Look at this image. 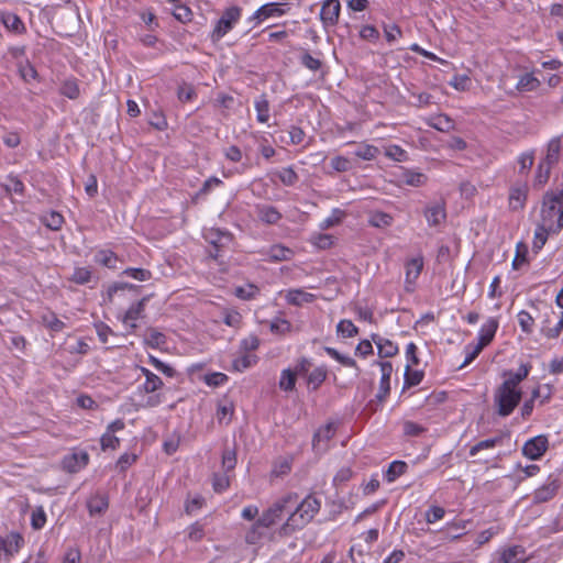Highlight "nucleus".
Listing matches in <instances>:
<instances>
[{
	"label": "nucleus",
	"instance_id": "nucleus-58",
	"mask_svg": "<svg viewBox=\"0 0 563 563\" xmlns=\"http://www.w3.org/2000/svg\"><path fill=\"white\" fill-rule=\"evenodd\" d=\"M562 330H563V311L561 312L560 319L554 327H548V325L541 327L542 334L548 339L559 338Z\"/></svg>",
	"mask_w": 563,
	"mask_h": 563
},
{
	"label": "nucleus",
	"instance_id": "nucleus-50",
	"mask_svg": "<svg viewBox=\"0 0 563 563\" xmlns=\"http://www.w3.org/2000/svg\"><path fill=\"white\" fill-rule=\"evenodd\" d=\"M385 155L394 159L396 162H405L407 161L408 154L407 152L399 145L391 144L385 147Z\"/></svg>",
	"mask_w": 563,
	"mask_h": 563
},
{
	"label": "nucleus",
	"instance_id": "nucleus-23",
	"mask_svg": "<svg viewBox=\"0 0 563 563\" xmlns=\"http://www.w3.org/2000/svg\"><path fill=\"white\" fill-rule=\"evenodd\" d=\"M423 268V258L422 256H417L415 258H411L406 263V284L415 285L416 280L420 276ZM409 290V287H407Z\"/></svg>",
	"mask_w": 563,
	"mask_h": 563
},
{
	"label": "nucleus",
	"instance_id": "nucleus-54",
	"mask_svg": "<svg viewBox=\"0 0 563 563\" xmlns=\"http://www.w3.org/2000/svg\"><path fill=\"white\" fill-rule=\"evenodd\" d=\"M46 523V514L42 506L36 507L31 515V526L35 530L42 529Z\"/></svg>",
	"mask_w": 563,
	"mask_h": 563
},
{
	"label": "nucleus",
	"instance_id": "nucleus-40",
	"mask_svg": "<svg viewBox=\"0 0 563 563\" xmlns=\"http://www.w3.org/2000/svg\"><path fill=\"white\" fill-rule=\"evenodd\" d=\"M297 376L291 372V368H285L280 373L278 386L284 391H292L296 386Z\"/></svg>",
	"mask_w": 563,
	"mask_h": 563
},
{
	"label": "nucleus",
	"instance_id": "nucleus-47",
	"mask_svg": "<svg viewBox=\"0 0 563 563\" xmlns=\"http://www.w3.org/2000/svg\"><path fill=\"white\" fill-rule=\"evenodd\" d=\"M407 470V464L402 461H394L389 464L386 472V481L388 483L394 482L397 477L402 475Z\"/></svg>",
	"mask_w": 563,
	"mask_h": 563
},
{
	"label": "nucleus",
	"instance_id": "nucleus-64",
	"mask_svg": "<svg viewBox=\"0 0 563 563\" xmlns=\"http://www.w3.org/2000/svg\"><path fill=\"white\" fill-rule=\"evenodd\" d=\"M360 37L364 41L375 43L379 38V32L374 25H363L360 29Z\"/></svg>",
	"mask_w": 563,
	"mask_h": 563
},
{
	"label": "nucleus",
	"instance_id": "nucleus-42",
	"mask_svg": "<svg viewBox=\"0 0 563 563\" xmlns=\"http://www.w3.org/2000/svg\"><path fill=\"white\" fill-rule=\"evenodd\" d=\"M42 223L53 231H57L64 223V218L56 211H51L41 218Z\"/></svg>",
	"mask_w": 563,
	"mask_h": 563
},
{
	"label": "nucleus",
	"instance_id": "nucleus-61",
	"mask_svg": "<svg viewBox=\"0 0 563 563\" xmlns=\"http://www.w3.org/2000/svg\"><path fill=\"white\" fill-rule=\"evenodd\" d=\"M3 187H4L5 191L9 194L14 192V194L22 195L24 191L23 183L19 179V177H16L14 175L8 176V181H7V184L3 185Z\"/></svg>",
	"mask_w": 563,
	"mask_h": 563
},
{
	"label": "nucleus",
	"instance_id": "nucleus-11",
	"mask_svg": "<svg viewBox=\"0 0 563 563\" xmlns=\"http://www.w3.org/2000/svg\"><path fill=\"white\" fill-rule=\"evenodd\" d=\"M265 261L277 263L290 261L294 256V251L283 244H274L258 252Z\"/></svg>",
	"mask_w": 563,
	"mask_h": 563
},
{
	"label": "nucleus",
	"instance_id": "nucleus-20",
	"mask_svg": "<svg viewBox=\"0 0 563 563\" xmlns=\"http://www.w3.org/2000/svg\"><path fill=\"white\" fill-rule=\"evenodd\" d=\"M109 507V500L106 494L96 493L87 500V508L90 516L102 515Z\"/></svg>",
	"mask_w": 563,
	"mask_h": 563
},
{
	"label": "nucleus",
	"instance_id": "nucleus-43",
	"mask_svg": "<svg viewBox=\"0 0 563 563\" xmlns=\"http://www.w3.org/2000/svg\"><path fill=\"white\" fill-rule=\"evenodd\" d=\"M379 154L378 147L371 144H360L358 147L354 151V155L364 161H373Z\"/></svg>",
	"mask_w": 563,
	"mask_h": 563
},
{
	"label": "nucleus",
	"instance_id": "nucleus-26",
	"mask_svg": "<svg viewBox=\"0 0 563 563\" xmlns=\"http://www.w3.org/2000/svg\"><path fill=\"white\" fill-rule=\"evenodd\" d=\"M501 563H527L525 549L521 545H512L504 549L500 553Z\"/></svg>",
	"mask_w": 563,
	"mask_h": 563
},
{
	"label": "nucleus",
	"instance_id": "nucleus-15",
	"mask_svg": "<svg viewBox=\"0 0 563 563\" xmlns=\"http://www.w3.org/2000/svg\"><path fill=\"white\" fill-rule=\"evenodd\" d=\"M206 240L216 247V252L211 253L213 258H218L219 249L225 246L232 241V235L229 232L211 229L205 234Z\"/></svg>",
	"mask_w": 563,
	"mask_h": 563
},
{
	"label": "nucleus",
	"instance_id": "nucleus-60",
	"mask_svg": "<svg viewBox=\"0 0 563 563\" xmlns=\"http://www.w3.org/2000/svg\"><path fill=\"white\" fill-rule=\"evenodd\" d=\"M100 445L103 451L115 450L120 445V439L110 432H104L100 439Z\"/></svg>",
	"mask_w": 563,
	"mask_h": 563
},
{
	"label": "nucleus",
	"instance_id": "nucleus-17",
	"mask_svg": "<svg viewBox=\"0 0 563 563\" xmlns=\"http://www.w3.org/2000/svg\"><path fill=\"white\" fill-rule=\"evenodd\" d=\"M377 364L380 367L382 377H380V382H379V390H378V394L376 397L380 401H383L386 399V397L388 396L389 390H390V376L393 373V365L390 362H387V361L377 362Z\"/></svg>",
	"mask_w": 563,
	"mask_h": 563
},
{
	"label": "nucleus",
	"instance_id": "nucleus-59",
	"mask_svg": "<svg viewBox=\"0 0 563 563\" xmlns=\"http://www.w3.org/2000/svg\"><path fill=\"white\" fill-rule=\"evenodd\" d=\"M260 292V289L254 285H247L245 287H236L234 290V295L243 300H251L256 297Z\"/></svg>",
	"mask_w": 563,
	"mask_h": 563
},
{
	"label": "nucleus",
	"instance_id": "nucleus-63",
	"mask_svg": "<svg viewBox=\"0 0 563 563\" xmlns=\"http://www.w3.org/2000/svg\"><path fill=\"white\" fill-rule=\"evenodd\" d=\"M343 217H344V212L342 210L333 209L332 214L330 217L325 218L320 223V229L327 230L333 225L339 224L342 221Z\"/></svg>",
	"mask_w": 563,
	"mask_h": 563
},
{
	"label": "nucleus",
	"instance_id": "nucleus-13",
	"mask_svg": "<svg viewBox=\"0 0 563 563\" xmlns=\"http://www.w3.org/2000/svg\"><path fill=\"white\" fill-rule=\"evenodd\" d=\"M424 218L430 227L441 224L445 218V205L442 201L430 203L423 211Z\"/></svg>",
	"mask_w": 563,
	"mask_h": 563
},
{
	"label": "nucleus",
	"instance_id": "nucleus-7",
	"mask_svg": "<svg viewBox=\"0 0 563 563\" xmlns=\"http://www.w3.org/2000/svg\"><path fill=\"white\" fill-rule=\"evenodd\" d=\"M549 448L547 435L540 434L529 439L522 446V454L532 461L541 459Z\"/></svg>",
	"mask_w": 563,
	"mask_h": 563
},
{
	"label": "nucleus",
	"instance_id": "nucleus-8",
	"mask_svg": "<svg viewBox=\"0 0 563 563\" xmlns=\"http://www.w3.org/2000/svg\"><path fill=\"white\" fill-rule=\"evenodd\" d=\"M89 463V454L85 450H74L62 460L63 470L68 473H78Z\"/></svg>",
	"mask_w": 563,
	"mask_h": 563
},
{
	"label": "nucleus",
	"instance_id": "nucleus-53",
	"mask_svg": "<svg viewBox=\"0 0 563 563\" xmlns=\"http://www.w3.org/2000/svg\"><path fill=\"white\" fill-rule=\"evenodd\" d=\"M517 317H518V323H519L522 332H525L527 334H531L533 331V324H534V319L532 318V316L528 311L521 310V311H519Z\"/></svg>",
	"mask_w": 563,
	"mask_h": 563
},
{
	"label": "nucleus",
	"instance_id": "nucleus-27",
	"mask_svg": "<svg viewBox=\"0 0 563 563\" xmlns=\"http://www.w3.org/2000/svg\"><path fill=\"white\" fill-rule=\"evenodd\" d=\"M560 153L561 140L559 136L552 137L548 143L545 156L541 161L553 167L560 159Z\"/></svg>",
	"mask_w": 563,
	"mask_h": 563
},
{
	"label": "nucleus",
	"instance_id": "nucleus-52",
	"mask_svg": "<svg viewBox=\"0 0 563 563\" xmlns=\"http://www.w3.org/2000/svg\"><path fill=\"white\" fill-rule=\"evenodd\" d=\"M271 331L275 334H286L291 331V323L283 318H275L271 321Z\"/></svg>",
	"mask_w": 563,
	"mask_h": 563
},
{
	"label": "nucleus",
	"instance_id": "nucleus-12",
	"mask_svg": "<svg viewBox=\"0 0 563 563\" xmlns=\"http://www.w3.org/2000/svg\"><path fill=\"white\" fill-rule=\"evenodd\" d=\"M287 9V4L284 3H266L254 12V14L251 16V20H257L261 22L272 16H282L286 14Z\"/></svg>",
	"mask_w": 563,
	"mask_h": 563
},
{
	"label": "nucleus",
	"instance_id": "nucleus-29",
	"mask_svg": "<svg viewBox=\"0 0 563 563\" xmlns=\"http://www.w3.org/2000/svg\"><path fill=\"white\" fill-rule=\"evenodd\" d=\"M530 369H531L530 364H521L519 366V368L517 369V372H511V371L505 372L504 373L505 382L512 386L520 387V383L528 377Z\"/></svg>",
	"mask_w": 563,
	"mask_h": 563
},
{
	"label": "nucleus",
	"instance_id": "nucleus-4",
	"mask_svg": "<svg viewBox=\"0 0 563 563\" xmlns=\"http://www.w3.org/2000/svg\"><path fill=\"white\" fill-rule=\"evenodd\" d=\"M297 494L288 493L276 499L258 518V525L269 528L283 518L285 514L290 515L296 505Z\"/></svg>",
	"mask_w": 563,
	"mask_h": 563
},
{
	"label": "nucleus",
	"instance_id": "nucleus-22",
	"mask_svg": "<svg viewBox=\"0 0 563 563\" xmlns=\"http://www.w3.org/2000/svg\"><path fill=\"white\" fill-rule=\"evenodd\" d=\"M145 307V299L130 306L122 318V322L131 329V332L136 329L135 321L141 318Z\"/></svg>",
	"mask_w": 563,
	"mask_h": 563
},
{
	"label": "nucleus",
	"instance_id": "nucleus-35",
	"mask_svg": "<svg viewBox=\"0 0 563 563\" xmlns=\"http://www.w3.org/2000/svg\"><path fill=\"white\" fill-rule=\"evenodd\" d=\"M552 167L540 161L534 175L533 186L541 188L543 187L550 179Z\"/></svg>",
	"mask_w": 563,
	"mask_h": 563
},
{
	"label": "nucleus",
	"instance_id": "nucleus-56",
	"mask_svg": "<svg viewBox=\"0 0 563 563\" xmlns=\"http://www.w3.org/2000/svg\"><path fill=\"white\" fill-rule=\"evenodd\" d=\"M18 70L21 78L26 82H30L31 80H34L37 77L36 69L29 62L20 63L18 66Z\"/></svg>",
	"mask_w": 563,
	"mask_h": 563
},
{
	"label": "nucleus",
	"instance_id": "nucleus-57",
	"mask_svg": "<svg viewBox=\"0 0 563 563\" xmlns=\"http://www.w3.org/2000/svg\"><path fill=\"white\" fill-rule=\"evenodd\" d=\"M122 274L140 282H146L152 277V273L150 271L135 267L126 268Z\"/></svg>",
	"mask_w": 563,
	"mask_h": 563
},
{
	"label": "nucleus",
	"instance_id": "nucleus-41",
	"mask_svg": "<svg viewBox=\"0 0 563 563\" xmlns=\"http://www.w3.org/2000/svg\"><path fill=\"white\" fill-rule=\"evenodd\" d=\"M325 353L332 357L333 360L338 361L341 365L345 367H353L358 371L357 364L354 358L341 354L338 350L334 347L325 346L324 347Z\"/></svg>",
	"mask_w": 563,
	"mask_h": 563
},
{
	"label": "nucleus",
	"instance_id": "nucleus-9",
	"mask_svg": "<svg viewBox=\"0 0 563 563\" xmlns=\"http://www.w3.org/2000/svg\"><path fill=\"white\" fill-rule=\"evenodd\" d=\"M529 187L526 183H516L509 188L508 208L510 211L523 210L528 199Z\"/></svg>",
	"mask_w": 563,
	"mask_h": 563
},
{
	"label": "nucleus",
	"instance_id": "nucleus-45",
	"mask_svg": "<svg viewBox=\"0 0 563 563\" xmlns=\"http://www.w3.org/2000/svg\"><path fill=\"white\" fill-rule=\"evenodd\" d=\"M517 162L519 165L518 173L520 175H527L528 172L531 169L533 162H534V151L531 150V151L521 153L518 156Z\"/></svg>",
	"mask_w": 563,
	"mask_h": 563
},
{
	"label": "nucleus",
	"instance_id": "nucleus-14",
	"mask_svg": "<svg viewBox=\"0 0 563 563\" xmlns=\"http://www.w3.org/2000/svg\"><path fill=\"white\" fill-rule=\"evenodd\" d=\"M0 21L9 32L19 35L26 32L24 22L13 12L0 11Z\"/></svg>",
	"mask_w": 563,
	"mask_h": 563
},
{
	"label": "nucleus",
	"instance_id": "nucleus-24",
	"mask_svg": "<svg viewBox=\"0 0 563 563\" xmlns=\"http://www.w3.org/2000/svg\"><path fill=\"white\" fill-rule=\"evenodd\" d=\"M257 218L266 224H276L282 219V213L273 206H256Z\"/></svg>",
	"mask_w": 563,
	"mask_h": 563
},
{
	"label": "nucleus",
	"instance_id": "nucleus-44",
	"mask_svg": "<svg viewBox=\"0 0 563 563\" xmlns=\"http://www.w3.org/2000/svg\"><path fill=\"white\" fill-rule=\"evenodd\" d=\"M327 378V369L324 367H317L307 375V384L312 389L319 388V386Z\"/></svg>",
	"mask_w": 563,
	"mask_h": 563
},
{
	"label": "nucleus",
	"instance_id": "nucleus-5",
	"mask_svg": "<svg viewBox=\"0 0 563 563\" xmlns=\"http://www.w3.org/2000/svg\"><path fill=\"white\" fill-rule=\"evenodd\" d=\"M242 9L238 5H232L227 8L219 20L217 21L211 34L210 38L213 43L219 42L223 36H225L241 20Z\"/></svg>",
	"mask_w": 563,
	"mask_h": 563
},
{
	"label": "nucleus",
	"instance_id": "nucleus-16",
	"mask_svg": "<svg viewBox=\"0 0 563 563\" xmlns=\"http://www.w3.org/2000/svg\"><path fill=\"white\" fill-rule=\"evenodd\" d=\"M141 373L145 376V382L137 387V391L144 394H154L163 387V380L148 368L141 366Z\"/></svg>",
	"mask_w": 563,
	"mask_h": 563
},
{
	"label": "nucleus",
	"instance_id": "nucleus-25",
	"mask_svg": "<svg viewBox=\"0 0 563 563\" xmlns=\"http://www.w3.org/2000/svg\"><path fill=\"white\" fill-rule=\"evenodd\" d=\"M22 544L23 538L19 533H10L5 538L0 539V551L12 556L20 550Z\"/></svg>",
	"mask_w": 563,
	"mask_h": 563
},
{
	"label": "nucleus",
	"instance_id": "nucleus-62",
	"mask_svg": "<svg viewBox=\"0 0 563 563\" xmlns=\"http://www.w3.org/2000/svg\"><path fill=\"white\" fill-rule=\"evenodd\" d=\"M444 515L445 510L443 507L433 505L428 508V510L424 514V518L428 523H434L443 519Z\"/></svg>",
	"mask_w": 563,
	"mask_h": 563
},
{
	"label": "nucleus",
	"instance_id": "nucleus-39",
	"mask_svg": "<svg viewBox=\"0 0 563 563\" xmlns=\"http://www.w3.org/2000/svg\"><path fill=\"white\" fill-rule=\"evenodd\" d=\"M336 333L344 339L354 338L358 334V328L349 319H343L336 324Z\"/></svg>",
	"mask_w": 563,
	"mask_h": 563
},
{
	"label": "nucleus",
	"instance_id": "nucleus-3",
	"mask_svg": "<svg viewBox=\"0 0 563 563\" xmlns=\"http://www.w3.org/2000/svg\"><path fill=\"white\" fill-rule=\"evenodd\" d=\"M522 398L520 387L512 386L505 380L494 391V406L500 417L510 416Z\"/></svg>",
	"mask_w": 563,
	"mask_h": 563
},
{
	"label": "nucleus",
	"instance_id": "nucleus-30",
	"mask_svg": "<svg viewBox=\"0 0 563 563\" xmlns=\"http://www.w3.org/2000/svg\"><path fill=\"white\" fill-rule=\"evenodd\" d=\"M540 85L541 81L532 73H527L519 77L516 89L519 92H530L536 91Z\"/></svg>",
	"mask_w": 563,
	"mask_h": 563
},
{
	"label": "nucleus",
	"instance_id": "nucleus-18",
	"mask_svg": "<svg viewBox=\"0 0 563 563\" xmlns=\"http://www.w3.org/2000/svg\"><path fill=\"white\" fill-rule=\"evenodd\" d=\"M498 325V321L495 318L487 319L478 331L477 344L483 349L487 346L493 341Z\"/></svg>",
	"mask_w": 563,
	"mask_h": 563
},
{
	"label": "nucleus",
	"instance_id": "nucleus-10",
	"mask_svg": "<svg viewBox=\"0 0 563 563\" xmlns=\"http://www.w3.org/2000/svg\"><path fill=\"white\" fill-rule=\"evenodd\" d=\"M341 3L339 0H324L320 10V20L324 29L334 26L339 22Z\"/></svg>",
	"mask_w": 563,
	"mask_h": 563
},
{
	"label": "nucleus",
	"instance_id": "nucleus-55",
	"mask_svg": "<svg viewBox=\"0 0 563 563\" xmlns=\"http://www.w3.org/2000/svg\"><path fill=\"white\" fill-rule=\"evenodd\" d=\"M261 528H264L262 525H258V519L256 522L250 528V530L245 534V542L247 544L254 545L257 544L262 538L263 532L261 531Z\"/></svg>",
	"mask_w": 563,
	"mask_h": 563
},
{
	"label": "nucleus",
	"instance_id": "nucleus-38",
	"mask_svg": "<svg viewBox=\"0 0 563 563\" xmlns=\"http://www.w3.org/2000/svg\"><path fill=\"white\" fill-rule=\"evenodd\" d=\"M95 261L108 268H115L118 256L111 250H100L96 253Z\"/></svg>",
	"mask_w": 563,
	"mask_h": 563
},
{
	"label": "nucleus",
	"instance_id": "nucleus-48",
	"mask_svg": "<svg viewBox=\"0 0 563 563\" xmlns=\"http://www.w3.org/2000/svg\"><path fill=\"white\" fill-rule=\"evenodd\" d=\"M236 451L235 449H225L222 453L221 465L224 472H231L236 466Z\"/></svg>",
	"mask_w": 563,
	"mask_h": 563
},
{
	"label": "nucleus",
	"instance_id": "nucleus-1",
	"mask_svg": "<svg viewBox=\"0 0 563 563\" xmlns=\"http://www.w3.org/2000/svg\"><path fill=\"white\" fill-rule=\"evenodd\" d=\"M321 509V500L314 495L306 496L300 503L296 499L287 520L278 528L279 537H289L309 525Z\"/></svg>",
	"mask_w": 563,
	"mask_h": 563
},
{
	"label": "nucleus",
	"instance_id": "nucleus-32",
	"mask_svg": "<svg viewBox=\"0 0 563 563\" xmlns=\"http://www.w3.org/2000/svg\"><path fill=\"white\" fill-rule=\"evenodd\" d=\"M59 92L71 100L79 98L80 88L78 80L74 77L65 79L60 85Z\"/></svg>",
	"mask_w": 563,
	"mask_h": 563
},
{
	"label": "nucleus",
	"instance_id": "nucleus-51",
	"mask_svg": "<svg viewBox=\"0 0 563 563\" xmlns=\"http://www.w3.org/2000/svg\"><path fill=\"white\" fill-rule=\"evenodd\" d=\"M212 487L216 493H222L230 487V476L227 472L216 473L212 477Z\"/></svg>",
	"mask_w": 563,
	"mask_h": 563
},
{
	"label": "nucleus",
	"instance_id": "nucleus-49",
	"mask_svg": "<svg viewBox=\"0 0 563 563\" xmlns=\"http://www.w3.org/2000/svg\"><path fill=\"white\" fill-rule=\"evenodd\" d=\"M423 373L421 371H412L411 364L406 365L405 369V387L417 386L421 383Z\"/></svg>",
	"mask_w": 563,
	"mask_h": 563
},
{
	"label": "nucleus",
	"instance_id": "nucleus-6",
	"mask_svg": "<svg viewBox=\"0 0 563 563\" xmlns=\"http://www.w3.org/2000/svg\"><path fill=\"white\" fill-rule=\"evenodd\" d=\"M561 486L560 476L558 474H550L545 482L538 487L533 494L532 499L534 504H542L550 501L556 495Z\"/></svg>",
	"mask_w": 563,
	"mask_h": 563
},
{
	"label": "nucleus",
	"instance_id": "nucleus-33",
	"mask_svg": "<svg viewBox=\"0 0 563 563\" xmlns=\"http://www.w3.org/2000/svg\"><path fill=\"white\" fill-rule=\"evenodd\" d=\"M41 322L52 332H62L66 327V324L52 311L43 313L41 316Z\"/></svg>",
	"mask_w": 563,
	"mask_h": 563
},
{
	"label": "nucleus",
	"instance_id": "nucleus-37",
	"mask_svg": "<svg viewBox=\"0 0 563 563\" xmlns=\"http://www.w3.org/2000/svg\"><path fill=\"white\" fill-rule=\"evenodd\" d=\"M503 443L501 437H495L486 440H482L470 449V456L477 455L481 451L492 450Z\"/></svg>",
	"mask_w": 563,
	"mask_h": 563
},
{
	"label": "nucleus",
	"instance_id": "nucleus-46",
	"mask_svg": "<svg viewBox=\"0 0 563 563\" xmlns=\"http://www.w3.org/2000/svg\"><path fill=\"white\" fill-rule=\"evenodd\" d=\"M91 278L92 271L89 267H76L69 279L77 285H86Z\"/></svg>",
	"mask_w": 563,
	"mask_h": 563
},
{
	"label": "nucleus",
	"instance_id": "nucleus-31",
	"mask_svg": "<svg viewBox=\"0 0 563 563\" xmlns=\"http://www.w3.org/2000/svg\"><path fill=\"white\" fill-rule=\"evenodd\" d=\"M394 218L391 214L383 211H371L368 213L369 225L378 229H385L393 224Z\"/></svg>",
	"mask_w": 563,
	"mask_h": 563
},
{
	"label": "nucleus",
	"instance_id": "nucleus-36",
	"mask_svg": "<svg viewBox=\"0 0 563 563\" xmlns=\"http://www.w3.org/2000/svg\"><path fill=\"white\" fill-rule=\"evenodd\" d=\"M256 119L260 123H267L269 120V102L265 96H261L254 101Z\"/></svg>",
	"mask_w": 563,
	"mask_h": 563
},
{
	"label": "nucleus",
	"instance_id": "nucleus-34",
	"mask_svg": "<svg viewBox=\"0 0 563 563\" xmlns=\"http://www.w3.org/2000/svg\"><path fill=\"white\" fill-rule=\"evenodd\" d=\"M554 234L552 231H548V228L543 227L542 224L537 222L533 241H532V249L536 252H539L544 244L548 241L549 235Z\"/></svg>",
	"mask_w": 563,
	"mask_h": 563
},
{
	"label": "nucleus",
	"instance_id": "nucleus-21",
	"mask_svg": "<svg viewBox=\"0 0 563 563\" xmlns=\"http://www.w3.org/2000/svg\"><path fill=\"white\" fill-rule=\"evenodd\" d=\"M372 340L376 344L378 355L380 357H393L398 353V346L393 341L380 336L379 334H372Z\"/></svg>",
	"mask_w": 563,
	"mask_h": 563
},
{
	"label": "nucleus",
	"instance_id": "nucleus-19",
	"mask_svg": "<svg viewBox=\"0 0 563 563\" xmlns=\"http://www.w3.org/2000/svg\"><path fill=\"white\" fill-rule=\"evenodd\" d=\"M285 299L289 305L299 307L314 301L316 295L307 292L301 288H294L286 291Z\"/></svg>",
	"mask_w": 563,
	"mask_h": 563
},
{
	"label": "nucleus",
	"instance_id": "nucleus-28",
	"mask_svg": "<svg viewBox=\"0 0 563 563\" xmlns=\"http://www.w3.org/2000/svg\"><path fill=\"white\" fill-rule=\"evenodd\" d=\"M429 126L440 131L450 132L454 129V121L446 114L440 113L427 120Z\"/></svg>",
	"mask_w": 563,
	"mask_h": 563
},
{
	"label": "nucleus",
	"instance_id": "nucleus-2",
	"mask_svg": "<svg viewBox=\"0 0 563 563\" xmlns=\"http://www.w3.org/2000/svg\"><path fill=\"white\" fill-rule=\"evenodd\" d=\"M538 223L548 228V231L560 233L563 229V189L548 190L541 201Z\"/></svg>",
	"mask_w": 563,
	"mask_h": 563
}]
</instances>
